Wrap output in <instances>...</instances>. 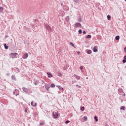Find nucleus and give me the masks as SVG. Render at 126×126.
<instances>
[{"label":"nucleus","instance_id":"f257e3e1","mask_svg":"<svg viewBox=\"0 0 126 126\" xmlns=\"http://www.w3.org/2000/svg\"><path fill=\"white\" fill-rule=\"evenodd\" d=\"M44 26L48 31L49 33H51V32H52V27H51V26H50L48 24H45Z\"/></svg>","mask_w":126,"mask_h":126},{"label":"nucleus","instance_id":"f03ea898","mask_svg":"<svg viewBox=\"0 0 126 126\" xmlns=\"http://www.w3.org/2000/svg\"><path fill=\"white\" fill-rule=\"evenodd\" d=\"M17 55H18V54L17 53H11L10 54L12 59H15V58H17V57H16V56H17Z\"/></svg>","mask_w":126,"mask_h":126},{"label":"nucleus","instance_id":"7ed1b4c3","mask_svg":"<svg viewBox=\"0 0 126 126\" xmlns=\"http://www.w3.org/2000/svg\"><path fill=\"white\" fill-rule=\"evenodd\" d=\"M63 9L65 10V11H68L69 10V8L66 5H64L63 7Z\"/></svg>","mask_w":126,"mask_h":126},{"label":"nucleus","instance_id":"20e7f679","mask_svg":"<svg viewBox=\"0 0 126 126\" xmlns=\"http://www.w3.org/2000/svg\"><path fill=\"white\" fill-rule=\"evenodd\" d=\"M97 48H98L97 46H94L93 49V52L97 53V52H98V49Z\"/></svg>","mask_w":126,"mask_h":126},{"label":"nucleus","instance_id":"39448f33","mask_svg":"<svg viewBox=\"0 0 126 126\" xmlns=\"http://www.w3.org/2000/svg\"><path fill=\"white\" fill-rule=\"evenodd\" d=\"M22 90L23 91H24V92H25V93H26V94H28V90L27 89V88L25 87H23Z\"/></svg>","mask_w":126,"mask_h":126},{"label":"nucleus","instance_id":"423d86ee","mask_svg":"<svg viewBox=\"0 0 126 126\" xmlns=\"http://www.w3.org/2000/svg\"><path fill=\"white\" fill-rule=\"evenodd\" d=\"M25 29L27 31V32H28V33H30V32H32V31L31 30V29H30L29 28L25 27Z\"/></svg>","mask_w":126,"mask_h":126},{"label":"nucleus","instance_id":"0eeeda50","mask_svg":"<svg viewBox=\"0 0 126 126\" xmlns=\"http://www.w3.org/2000/svg\"><path fill=\"white\" fill-rule=\"evenodd\" d=\"M23 59H27V58H28V53H26L25 54H24L22 56Z\"/></svg>","mask_w":126,"mask_h":126},{"label":"nucleus","instance_id":"6e6552de","mask_svg":"<svg viewBox=\"0 0 126 126\" xmlns=\"http://www.w3.org/2000/svg\"><path fill=\"white\" fill-rule=\"evenodd\" d=\"M75 25L76 27H81V24L80 23H75Z\"/></svg>","mask_w":126,"mask_h":126},{"label":"nucleus","instance_id":"1a4fd4ad","mask_svg":"<svg viewBox=\"0 0 126 126\" xmlns=\"http://www.w3.org/2000/svg\"><path fill=\"white\" fill-rule=\"evenodd\" d=\"M44 86L45 87V89H46L47 91H49V88L50 87V85L45 84Z\"/></svg>","mask_w":126,"mask_h":126},{"label":"nucleus","instance_id":"9d476101","mask_svg":"<svg viewBox=\"0 0 126 126\" xmlns=\"http://www.w3.org/2000/svg\"><path fill=\"white\" fill-rule=\"evenodd\" d=\"M47 75L49 78H51V77H53V75L50 72H47Z\"/></svg>","mask_w":126,"mask_h":126},{"label":"nucleus","instance_id":"9b49d317","mask_svg":"<svg viewBox=\"0 0 126 126\" xmlns=\"http://www.w3.org/2000/svg\"><path fill=\"white\" fill-rule=\"evenodd\" d=\"M53 115L55 119H57L58 118V116H59V115L57 113H55H55L54 112L53 113Z\"/></svg>","mask_w":126,"mask_h":126},{"label":"nucleus","instance_id":"f8f14e48","mask_svg":"<svg viewBox=\"0 0 126 126\" xmlns=\"http://www.w3.org/2000/svg\"><path fill=\"white\" fill-rule=\"evenodd\" d=\"M118 92H119V93H123V92H124V90H123V89L120 88L119 89H118Z\"/></svg>","mask_w":126,"mask_h":126},{"label":"nucleus","instance_id":"ddd939ff","mask_svg":"<svg viewBox=\"0 0 126 126\" xmlns=\"http://www.w3.org/2000/svg\"><path fill=\"white\" fill-rule=\"evenodd\" d=\"M126 62V55H125L124 57V59L122 60V62L123 63H125Z\"/></svg>","mask_w":126,"mask_h":126},{"label":"nucleus","instance_id":"4468645a","mask_svg":"<svg viewBox=\"0 0 126 126\" xmlns=\"http://www.w3.org/2000/svg\"><path fill=\"white\" fill-rule=\"evenodd\" d=\"M11 78L13 80H14L15 81H16V77H15V76L14 75H12L11 76Z\"/></svg>","mask_w":126,"mask_h":126},{"label":"nucleus","instance_id":"2eb2a0df","mask_svg":"<svg viewBox=\"0 0 126 126\" xmlns=\"http://www.w3.org/2000/svg\"><path fill=\"white\" fill-rule=\"evenodd\" d=\"M15 72H16V73H18V72H19L20 70L18 68H15Z\"/></svg>","mask_w":126,"mask_h":126},{"label":"nucleus","instance_id":"dca6fc26","mask_svg":"<svg viewBox=\"0 0 126 126\" xmlns=\"http://www.w3.org/2000/svg\"><path fill=\"white\" fill-rule=\"evenodd\" d=\"M74 76H75V78H76V79H77L78 80H79V79H80V77L79 76H78L77 75H74Z\"/></svg>","mask_w":126,"mask_h":126},{"label":"nucleus","instance_id":"f3484780","mask_svg":"<svg viewBox=\"0 0 126 126\" xmlns=\"http://www.w3.org/2000/svg\"><path fill=\"white\" fill-rule=\"evenodd\" d=\"M3 7H0V13H2V12H3Z\"/></svg>","mask_w":126,"mask_h":126},{"label":"nucleus","instance_id":"a211bd4d","mask_svg":"<svg viewBox=\"0 0 126 126\" xmlns=\"http://www.w3.org/2000/svg\"><path fill=\"white\" fill-rule=\"evenodd\" d=\"M69 19H70V18H69V16H67V17H66V18H65V20L66 21L68 22V21L69 20Z\"/></svg>","mask_w":126,"mask_h":126},{"label":"nucleus","instance_id":"6ab92c4d","mask_svg":"<svg viewBox=\"0 0 126 126\" xmlns=\"http://www.w3.org/2000/svg\"><path fill=\"white\" fill-rule=\"evenodd\" d=\"M56 86L57 87H58V88L59 89L60 91L63 90V87H61V86L57 85Z\"/></svg>","mask_w":126,"mask_h":126},{"label":"nucleus","instance_id":"aec40b11","mask_svg":"<svg viewBox=\"0 0 126 126\" xmlns=\"http://www.w3.org/2000/svg\"><path fill=\"white\" fill-rule=\"evenodd\" d=\"M33 103H34V102L32 101L31 103V105L32 106V107H36V106H37V104L35 103V105H33Z\"/></svg>","mask_w":126,"mask_h":126},{"label":"nucleus","instance_id":"412c9836","mask_svg":"<svg viewBox=\"0 0 126 126\" xmlns=\"http://www.w3.org/2000/svg\"><path fill=\"white\" fill-rule=\"evenodd\" d=\"M87 121V116H84L83 117V121L86 122Z\"/></svg>","mask_w":126,"mask_h":126},{"label":"nucleus","instance_id":"4be33fe9","mask_svg":"<svg viewBox=\"0 0 126 126\" xmlns=\"http://www.w3.org/2000/svg\"><path fill=\"white\" fill-rule=\"evenodd\" d=\"M32 28H33V31L36 30V28H35V26L34 25V24H32Z\"/></svg>","mask_w":126,"mask_h":126},{"label":"nucleus","instance_id":"5701e85b","mask_svg":"<svg viewBox=\"0 0 126 126\" xmlns=\"http://www.w3.org/2000/svg\"><path fill=\"white\" fill-rule=\"evenodd\" d=\"M86 39H91V35L89 34L86 37Z\"/></svg>","mask_w":126,"mask_h":126},{"label":"nucleus","instance_id":"b1692460","mask_svg":"<svg viewBox=\"0 0 126 126\" xmlns=\"http://www.w3.org/2000/svg\"><path fill=\"white\" fill-rule=\"evenodd\" d=\"M115 40H116V41H119V40H120V36H116L115 37Z\"/></svg>","mask_w":126,"mask_h":126},{"label":"nucleus","instance_id":"393cba45","mask_svg":"<svg viewBox=\"0 0 126 126\" xmlns=\"http://www.w3.org/2000/svg\"><path fill=\"white\" fill-rule=\"evenodd\" d=\"M92 53V51L91 50H89L87 52V54H88L89 55H90Z\"/></svg>","mask_w":126,"mask_h":126},{"label":"nucleus","instance_id":"a878e982","mask_svg":"<svg viewBox=\"0 0 126 126\" xmlns=\"http://www.w3.org/2000/svg\"><path fill=\"white\" fill-rule=\"evenodd\" d=\"M94 120H95V122H98V121H99V119H98V117H97V116H94Z\"/></svg>","mask_w":126,"mask_h":126},{"label":"nucleus","instance_id":"bb28decb","mask_svg":"<svg viewBox=\"0 0 126 126\" xmlns=\"http://www.w3.org/2000/svg\"><path fill=\"white\" fill-rule=\"evenodd\" d=\"M57 74H58V76H60V77L62 76V75H63V74H62V73L59 71L57 72Z\"/></svg>","mask_w":126,"mask_h":126},{"label":"nucleus","instance_id":"cd10ccee","mask_svg":"<svg viewBox=\"0 0 126 126\" xmlns=\"http://www.w3.org/2000/svg\"><path fill=\"white\" fill-rule=\"evenodd\" d=\"M4 47L5 49H6V50H7L8 49V46L7 45H6V44H4Z\"/></svg>","mask_w":126,"mask_h":126},{"label":"nucleus","instance_id":"c85d7f7f","mask_svg":"<svg viewBox=\"0 0 126 126\" xmlns=\"http://www.w3.org/2000/svg\"><path fill=\"white\" fill-rule=\"evenodd\" d=\"M125 109H126V107H125V106H121L120 107V109L123 110V111H125Z\"/></svg>","mask_w":126,"mask_h":126},{"label":"nucleus","instance_id":"c756f323","mask_svg":"<svg viewBox=\"0 0 126 126\" xmlns=\"http://www.w3.org/2000/svg\"><path fill=\"white\" fill-rule=\"evenodd\" d=\"M73 1L75 3H78V2H79V0H73Z\"/></svg>","mask_w":126,"mask_h":126},{"label":"nucleus","instance_id":"7c9ffc66","mask_svg":"<svg viewBox=\"0 0 126 126\" xmlns=\"http://www.w3.org/2000/svg\"><path fill=\"white\" fill-rule=\"evenodd\" d=\"M78 33L79 34H82V30L81 29H79L78 30Z\"/></svg>","mask_w":126,"mask_h":126},{"label":"nucleus","instance_id":"2f4dec72","mask_svg":"<svg viewBox=\"0 0 126 126\" xmlns=\"http://www.w3.org/2000/svg\"><path fill=\"white\" fill-rule=\"evenodd\" d=\"M67 68H68L67 65H66V66H64V67H63V70H66Z\"/></svg>","mask_w":126,"mask_h":126},{"label":"nucleus","instance_id":"473e14b6","mask_svg":"<svg viewBox=\"0 0 126 126\" xmlns=\"http://www.w3.org/2000/svg\"><path fill=\"white\" fill-rule=\"evenodd\" d=\"M108 20H110L111 19V15H108L107 16Z\"/></svg>","mask_w":126,"mask_h":126},{"label":"nucleus","instance_id":"72a5a7b5","mask_svg":"<svg viewBox=\"0 0 126 126\" xmlns=\"http://www.w3.org/2000/svg\"><path fill=\"white\" fill-rule=\"evenodd\" d=\"M80 110H81V111H84V106L81 107Z\"/></svg>","mask_w":126,"mask_h":126},{"label":"nucleus","instance_id":"f704fd0d","mask_svg":"<svg viewBox=\"0 0 126 126\" xmlns=\"http://www.w3.org/2000/svg\"><path fill=\"white\" fill-rule=\"evenodd\" d=\"M78 21L79 22H81V21H82V19H81V17L79 18Z\"/></svg>","mask_w":126,"mask_h":126},{"label":"nucleus","instance_id":"c9c22d12","mask_svg":"<svg viewBox=\"0 0 126 126\" xmlns=\"http://www.w3.org/2000/svg\"><path fill=\"white\" fill-rule=\"evenodd\" d=\"M70 45L71 46H72V47H74V44H73L72 42H70Z\"/></svg>","mask_w":126,"mask_h":126},{"label":"nucleus","instance_id":"e433bc0d","mask_svg":"<svg viewBox=\"0 0 126 126\" xmlns=\"http://www.w3.org/2000/svg\"><path fill=\"white\" fill-rule=\"evenodd\" d=\"M65 123V124H68L69 123H70V121L66 120Z\"/></svg>","mask_w":126,"mask_h":126},{"label":"nucleus","instance_id":"4c0bfd02","mask_svg":"<svg viewBox=\"0 0 126 126\" xmlns=\"http://www.w3.org/2000/svg\"><path fill=\"white\" fill-rule=\"evenodd\" d=\"M83 35H85L86 34V31H83Z\"/></svg>","mask_w":126,"mask_h":126},{"label":"nucleus","instance_id":"58836bf2","mask_svg":"<svg viewBox=\"0 0 126 126\" xmlns=\"http://www.w3.org/2000/svg\"><path fill=\"white\" fill-rule=\"evenodd\" d=\"M51 87H55V84L54 83L51 84Z\"/></svg>","mask_w":126,"mask_h":126},{"label":"nucleus","instance_id":"ea45409f","mask_svg":"<svg viewBox=\"0 0 126 126\" xmlns=\"http://www.w3.org/2000/svg\"><path fill=\"white\" fill-rule=\"evenodd\" d=\"M80 70H81L82 71V70L83 69V67L80 66Z\"/></svg>","mask_w":126,"mask_h":126},{"label":"nucleus","instance_id":"a19ab883","mask_svg":"<svg viewBox=\"0 0 126 126\" xmlns=\"http://www.w3.org/2000/svg\"><path fill=\"white\" fill-rule=\"evenodd\" d=\"M40 126H44V123L41 122V123H40Z\"/></svg>","mask_w":126,"mask_h":126},{"label":"nucleus","instance_id":"79ce46f5","mask_svg":"<svg viewBox=\"0 0 126 126\" xmlns=\"http://www.w3.org/2000/svg\"><path fill=\"white\" fill-rule=\"evenodd\" d=\"M124 94L122 95V97H126V94H125V92H123Z\"/></svg>","mask_w":126,"mask_h":126},{"label":"nucleus","instance_id":"37998d69","mask_svg":"<svg viewBox=\"0 0 126 126\" xmlns=\"http://www.w3.org/2000/svg\"><path fill=\"white\" fill-rule=\"evenodd\" d=\"M27 111H28L27 108H25V113H28V112H27Z\"/></svg>","mask_w":126,"mask_h":126},{"label":"nucleus","instance_id":"c03bdc74","mask_svg":"<svg viewBox=\"0 0 126 126\" xmlns=\"http://www.w3.org/2000/svg\"><path fill=\"white\" fill-rule=\"evenodd\" d=\"M9 75H10V73H7L6 74V76H9Z\"/></svg>","mask_w":126,"mask_h":126},{"label":"nucleus","instance_id":"a18cd8bd","mask_svg":"<svg viewBox=\"0 0 126 126\" xmlns=\"http://www.w3.org/2000/svg\"><path fill=\"white\" fill-rule=\"evenodd\" d=\"M124 52L126 53V47L124 48Z\"/></svg>","mask_w":126,"mask_h":126},{"label":"nucleus","instance_id":"49530a36","mask_svg":"<svg viewBox=\"0 0 126 126\" xmlns=\"http://www.w3.org/2000/svg\"><path fill=\"white\" fill-rule=\"evenodd\" d=\"M34 84H35V85H38V83L34 82Z\"/></svg>","mask_w":126,"mask_h":126},{"label":"nucleus","instance_id":"de8ad7c7","mask_svg":"<svg viewBox=\"0 0 126 126\" xmlns=\"http://www.w3.org/2000/svg\"><path fill=\"white\" fill-rule=\"evenodd\" d=\"M15 96H18V95H19V94H15Z\"/></svg>","mask_w":126,"mask_h":126},{"label":"nucleus","instance_id":"09e8293b","mask_svg":"<svg viewBox=\"0 0 126 126\" xmlns=\"http://www.w3.org/2000/svg\"><path fill=\"white\" fill-rule=\"evenodd\" d=\"M7 37H8V36H7V35L5 36V39H6V38H7Z\"/></svg>","mask_w":126,"mask_h":126},{"label":"nucleus","instance_id":"8fccbe9b","mask_svg":"<svg viewBox=\"0 0 126 126\" xmlns=\"http://www.w3.org/2000/svg\"><path fill=\"white\" fill-rule=\"evenodd\" d=\"M78 87H79V88H81V86H78Z\"/></svg>","mask_w":126,"mask_h":126},{"label":"nucleus","instance_id":"3c124183","mask_svg":"<svg viewBox=\"0 0 126 126\" xmlns=\"http://www.w3.org/2000/svg\"><path fill=\"white\" fill-rule=\"evenodd\" d=\"M61 6H62V7L63 6V3H61Z\"/></svg>","mask_w":126,"mask_h":126},{"label":"nucleus","instance_id":"603ef678","mask_svg":"<svg viewBox=\"0 0 126 126\" xmlns=\"http://www.w3.org/2000/svg\"><path fill=\"white\" fill-rule=\"evenodd\" d=\"M14 95H15V92H13Z\"/></svg>","mask_w":126,"mask_h":126},{"label":"nucleus","instance_id":"864d4df0","mask_svg":"<svg viewBox=\"0 0 126 126\" xmlns=\"http://www.w3.org/2000/svg\"><path fill=\"white\" fill-rule=\"evenodd\" d=\"M78 54H80V52L78 51Z\"/></svg>","mask_w":126,"mask_h":126},{"label":"nucleus","instance_id":"5fc2aeb1","mask_svg":"<svg viewBox=\"0 0 126 126\" xmlns=\"http://www.w3.org/2000/svg\"><path fill=\"white\" fill-rule=\"evenodd\" d=\"M105 126H110L108 125H106Z\"/></svg>","mask_w":126,"mask_h":126},{"label":"nucleus","instance_id":"6e6d98bb","mask_svg":"<svg viewBox=\"0 0 126 126\" xmlns=\"http://www.w3.org/2000/svg\"><path fill=\"white\" fill-rule=\"evenodd\" d=\"M86 79H88V77H86Z\"/></svg>","mask_w":126,"mask_h":126},{"label":"nucleus","instance_id":"4d7b16f0","mask_svg":"<svg viewBox=\"0 0 126 126\" xmlns=\"http://www.w3.org/2000/svg\"><path fill=\"white\" fill-rule=\"evenodd\" d=\"M76 86H77H77H79V85H76Z\"/></svg>","mask_w":126,"mask_h":126},{"label":"nucleus","instance_id":"13d9d810","mask_svg":"<svg viewBox=\"0 0 126 126\" xmlns=\"http://www.w3.org/2000/svg\"><path fill=\"white\" fill-rule=\"evenodd\" d=\"M125 0V1H126V0Z\"/></svg>","mask_w":126,"mask_h":126},{"label":"nucleus","instance_id":"bf43d9fd","mask_svg":"<svg viewBox=\"0 0 126 126\" xmlns=\"http://www.w3.org/2000/svg\"><path fill=\"white\" fill-rule=\"evenodd\" d=\"M72 84H73V81H72Z\"/></svg>","mask_w":126,"mask_h":126}]
</instances>
